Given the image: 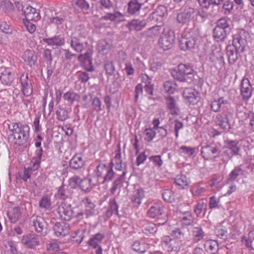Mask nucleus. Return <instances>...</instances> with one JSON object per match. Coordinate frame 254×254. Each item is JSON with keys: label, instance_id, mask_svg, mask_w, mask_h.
Returning <instances> with one entry per match:
<instances>
[{"label": "nucleus", "instance_id": "nucleus-29", "mask_svg": "<svg viewBox=\"0 0 254 254\" xmlns=\"http://www.w3.org/2000/svg\"><path fill=\"white\" fill-rule=\"evenodd\" d=\"M7 216L12 223H16L21 217V212L18 207H15L7 212Z\"/></svg>", "mask_w": 254, "mask_h": 254}, {"label": "nucleus", "instance_id": "nucleus-26", "mask_svg": "<svg viewBox=\"0 0 254 254\" xmlns=\"http://www.w3.org/2000/svg\"><path fill=\"white\" fill-rule=\"evenodd\" d=\"M141 5L139 0H130L127 3V12L130 15L136 14L139 11Z\"/></svg>", "mask_w": 254, "mask_h": 254}, {"label": "nucleus", "instance_id": "nucleus-32", "mask_svg": "<svg viewBox=\"0 0 254 254\" xmlns=\"http://www.w3.org/2000/svg\"><path fill=\"white\" fill-rule=\"evenodd\" d=\"M146 25L145 20L133 19L128 22L127 27L130 30L140 31Z\"/></svg>", "mask_w": 254, "mask_h": 254}, {"label": "nucleus", "instance_id": "nucleus-14", "mask_svg": "<svg viewBox=\"0 0 254 254\" xmlns=\"http://www.w3.org/2000/svg\"><path fill=\"white\" fill-rule=\"evenodd\" d=\"M164 207L160 203H155L150 207L147 211V215L151 218H158L160 215L164 214Z\"/></svg>", "mask_w": 254, "mask_h": 254}, {"label": "nucleus", "instance_id": "nucleus-15", "mask_svg": "<svg viewBox=\"0 0 254 254\" xmlns=\"http://www.w3.org/2000/svg\"><path fill=\"white\" fill-rule=\"evenodd\" d=\"M241 92L243 98L248 100L252 95V87L250 80L247 78L243 79L241 82Z\"/></svg>", "mask_w": 254, "mask_h": 254}, {"label": "nucleus", "instance_id": "nucleus-62", "mask_svg": "<svg viewBox=\"0 0 254 254\" xmlns=\"http://www.w3.org/2000/svg\"><path fill=\"white\" fill-rule=\"evenodd\" d=\"M153 12L157 14L160 16L163 17V19H164V17L167 14L166 7L164 5H159Z\"/></svg>", "mask_w": 254, "mask_h": 254}, {"label": "nucleus", "instance_id": "nucleus-35", "mask_svg": "<svg viewBox=\"0 0 254 254\" xmlns=\"http://www.w3.org/2000/svg\"><path fill=\"white\" fill-rule=\"evenodd\" d=\"M144 197V191L142 190H137L136 193L132 195L131 201L134 206L138 207L141 203L142 199Z\"/></svg>", "mask_w": 254, "mask_h": 254}, {"label": "nucleus", "instance_id": "nucleus-21", "mask_svg": "<svg viewBox=\"0 0 254 254\" xmlns=\"http://www.w3.org/2000/svg\"><path fill=\"white\" fill-rule=\"evenodd\" d=\"M195 40L192 37H182L180 40L179 46L181 50H189L194 48Z\"/></svg>", "mask_w": 254, "mask_h": 254}, {"label": "nucleus", "instance_id": "nucleus-56", "mask_svg": "<svg viewBox=\"0 0 254 254\" xmlns=\"http://www.w3.org/2000/svg\"><path fill=\"white\" fill-rule=\"evenodd\" d=\"M79 187L82 190L84 191H89L91 189L90 180L87 179H83Z\"/></svg>", "mask_w": 254, "mask_h": 254}, {"label": "nucleus", "instance_id": "nucleus-19", "mask_svg": "<svg viewBox=\"0 0 254 254\" xmlns=\"http://www.w3.org/2000/svg\"><path fill=\"white\" fill-rule=\"evenodd\" d=\"M226 51L229 63L230 64H234L238 60V55L243 53V52L237 50V49L231 45L227 46Z\"/></svg>", "mask_w": 254, "mask_h": 254}, {"label": "nucleus", "instance_id": "nucleus-28", "mask_svg": "<svg viewBox=\"0 0 254 254\" xmlns=\"http://www.w3.org/2000/svg\"><path fill=\"white\" fill-rule=\"evenodd\" d=\"M174 183L178 186V189H185L188 188L190 180L185 175H180L175 178Z\"/></svg>", "mask_w": 254, "mask_h": 254}, {"label": "nucleus", "instance_id": "nucleus-18", "mask_svg": "<svg viewBox=\"0 0 254 254\" xmlns=\"http://www.w3.org/2000/svg\"><path fill=\"white\" fill-rule=\"evenodd\" d=\"M14 74L8 68H4L1 72L0 80L3 84L10 85L14 80Z\"/></svg>", "mask_w": 254, "mask_h": 254}, {"label": "nucleus", "instance_id": "nucleus-7", "mask_svg": "<svg viewBox=\"0 0 254 254\" xmlns=\"http://www.w3.org/2000/svg\"><path fill=\"white\" fill-rule=\"evenodd\" d=\"M194 9L190 7H187L177 14V21L182 25L189 24L194 17Z\"/></svg>", "mask_w": 254, "mask_h": 254}, {"label": "nucleus", "instance_id": "nucleus-33", "mask_svg": "<svg viewBox=\"0 0 254 254\" xmlns=\"http://www.w3.org/2000/svg\"><path fill=\"white\" fill-rule=\"evenodd\" d=\"M118 208L119 205L116 201V197H115V198L110 200L109 207L106 212V215L108 217H111L113 214L118 215Z\"/></svg>", "mask_w": 254, "mask_h": 254}, {"label": "nucleus", "instance_id": "nucleus-1", "mask_svg": "<svg viewBox=\"0 0 254 254\" xmlns=\"http://www.w3.org/2000/svg\"><path fill=\"white\" fill-rule=\"evenodd\" d=\"M8 128L12 132L15 143L19 145H25L29 136V127L21 123H11Z\"/></svg>", "mask_w": 254, "mask_h": 254}, {"label": "nucleus", "instance_id": "nucleus-25", "mask_svg": "<svg viewBox=\"0 0 254 254\" xmlns=\"http://www.w3.org/2000/svg\"><path fill=\"white\" fill-rule=\"evenodd\" d=\"M246 42V40L242 38L239 34H236L233 36V43L231 45L243 53L245 51Z\"/></svg>", "mask_w": 254, "mask_h": 254}, {"label": "nucleus", "instance_id": "nucleus-13", "mask_svg": "<svg viewBox=\"0 0 254 254\" xmlns=\"http://www.w3.org/2000/svg\"><path fill=\"white\" fill-rule=\"evenodd\" d=\"M100 20H110L117 23L125 21V15L119 11L115 10L113 12H107L105 15L102 16Z\"/></svg>", "mask_w": 254, "mask_h": 254}, {"label": "nucleus", "instance_id": "nucleus-8", "mask_svg": "<svg viewBox=\"0 0 254 254\" xmlns=\"http://www.w3.org/2000/svg\"><path fill=\"white\" fill-rule=\"evenodd\" d=\"M183 95L185 101L190 105L196 104L200 99L199 93L194 89L191 88H186Z\"/></svg>", "mask_w": 254, "mask_h": 254}, {"label": "nucleus", "instance_id": "nucleus-44", "mask_svg": "<svg viewBox=\"0 0 254 254\" xmlns=\"http://www.w3.org/2000/svg\"><path fill=\"white\" fill-rule=\"evenodd\" d=\"M56 114L57 116V119L60 121H64L68 118L67 111L60 106L58 107Z\"/></svg>", "mask_w": 254, "mask_h": 254}, {"label": "nucleus", "instance_id": "nucleus-3", "mask_svg": "<svg viewBox=\"0 0 254 254\" xmlns=\"http://www.w3.org/2000/svg\"><path fill=\"white\" fill-rule=\"evenodd\" d=\"M230 20L225 18H221L219 19L216 26L213 30V37L217 40H224L227 35L231 32Z\"/></svg>", "mask_w": 254, "mask_h": 254}, {"label": "nucleus", "instance_id": "nucleus-46", "mask_svg": "<svg viewBox=\"0 0 254 254\" xmlns=\"http://www.w3.org/2000/svg\"><path fill=\"white\" fill-rule=\"evenodd\" d=\"M206 209V204L203 201H199L194 209V212L197 216H200L202 214L204 215Z\"/></svg>", "mask_w": 254, "mask_h": 254}, {"label": "nucleus", "instance_id": "nucleus-23", "mask_svg": "<svg viewBox=\"0 0 254 254\" xmlns=\"http://www.w3.org/2000/svg\"><path fill=\"white\" fill-rule=\"evenodd\" d=\"M26 20H37L39 19V12L35 8L28 6L23 9Z\"/></svg>", "mask_w": 254, "mask_h": 254}, {"label": "nucleus", "instance_id": "nucleus-10", "mask_svg": "<svg viewBox=\"0 0 254 254\" xmlns=\"http://www.w3.org/2000/svg\"><path fill=\"white\" fill-rule=\"evenodd\" d=\"M57 211L61 219L64 221H69L72 217V211L69 205L63 202L58 204Z\"/></svg>", "mask_w": 254, "mask_h": 254}, {"label": "nucleus", "instance_id": "nucleus-59", "mask_svg": "<svg viewBox=\"0 0 254 254\" xmlns=\"http://www.w3.org/2000/svg\"><path fill=\"white\" fill-rule=\"evenodd\" d=\"M180 149L182 150V153L184 155L188 156H191L195 153V148L186 146H182L181 147Z\"/></svg>", "mask_w": 254, "mask_h": 254}, {"label": "nucleus", "instance_id": "nucleus-61", "mask_svg": "<svg viewBox=\"0 0 254 254\" xmlns=\"http://www.w3.org/2000/svg\"><path fill=\"white\" fill-rule=\"evenodd\" d=\"M104 68L107 74L112 75L114 73L115 68L112 62H106L104 65Z\"/></svg>", "mask_w": 254, "mask_h": 254}, {"label": "nucleus", "instance_id": "nucleus-2", "mask_svg": "<svg viewBox=\"0 0 254 254\" xmlns=\"http://www.w3.org/2000/svg\"><path fill=\"white\" fill-rule=\"evenodd\" d=\"M113 163L111 162L109 165L104 164L98 165L95 170L96 181L99 184H103L106 181H111L115 175L113 170Z\"/></svg>", "mask_w": 254, "mask_h": 254}, {"label": "nucleus", "instance_id": "nucleus-4", "mask_svg": "<svg viewBox=\"0 0 254 254\" xmlns=\"http://www.w3.org/2000/svg\"><path fill=\"white\" fill-rule=\"evenodd\" d=\"M175 39L174 31L169 29H163L158 40V44L160 47L164 50H168L173 47Z\"/></svg>", "mask_w": 254, "mask_h": 254}, {"label": "nucleus", "instance_id": "nucleus-12", "mask_svg": "<svg viewBox=\"0 0 254 254\" xmlns=\"http://www.w3.org/2000/svg\"><path fill=\"white\" fill-rule=\"evenodd\" d=\"M71 48L75 51L80 53L85 50L87 47V43L83 42L78 37L71 35L67 41Z\"/></svg>", "mask_w": 254, "mask_h": 254}, {"label": "nucleus", "instance_id": "nucleus-34", "mask_svg": "<svg viewBox=\"0 0 254 254\" xmlns=\"http://www.w3.org/2000/svg\"><path fill=\"white\" fill-rule=\"evenodd\" d=\"M104 236L103 234L98 233L92 236L88 241V244L94 249H98L100 244L102 242Z\"/></svg>", "mask_w": 254, "mask_h": 254}, {"label": "nucleus", "instance_id": "nucleus-40", "mask_svg": "<svg viewBox=\"0 0 254 254\" xmlns=\"http://www.w3.org/2000/svg\"><path fill=\"white\" fill-rule=\"evenodd\" d=\"M111 45L105 40H100L98 44V50L99 53L104 55L109 52L111 50Z\"/></svg>", "mask_w": 254, "mask_h": 254}, {"label": "nucleus", "instance_id": "nucleus-63", "mask_svg": "<svg viewBox=\"0 0 254 254\" xmlns=\"http://www.w3.org/2000/svg\"><path fill=\"white\" fill-rule=\"evenodd\" d=\"M0 30L6 34H11L12 33V29L5 22H2L0 25Z\"/></svg>", "mask_w": 254, "mask_h": 254}, {"label": "nucleus", "instance_id": "nucleus-39", "mask_svg": "<svg viewBox=\"0 0 254 254\" xmlns=\"http://www.w3.org/2000/svg\"><path fill=\"white\" fill-rule=\"evenodd\" d=\"M149 245L147 243L136 241L132 245L133 251L139 253H144L149 248Z\"/></svg>", "mask_w": 254, "mask_h": 254}, {"label": "nucleus", "instance_id": "nucleus-38", "mask_svg": "<svg viewBox=\"0 0 254 254\" xmlns=\"http://www.w3.org/2000/svg\"><path fill=\"white\" fill-rule=\"evenodd\" d=\"M163 29L161 26L156 25L144 32L143 35L146 37L153 38L158 35Z\"/></svg>", "mask_w": 254, "mask_h": 254}, {"label": "nucleus", "instance_id": "nucleus-60", "mask_svg": "<svg viewBox=\"0 0 254 254\" xmlns=\"http://www.w3.org/2000/svg\"><path fill=\"white\" fill-rule=\"evenodd\" d=\"M3 9L6 13L10 12L13 10L14 5L9 0H4L3 1Z\"/></svg>", "mask_w": 254, "mask_h": 254}, {"label": "nucleus", "instance_id": "nucleus-22", "mask_svg": "<svg viewBox=\"0 0 254 254\" xmlns=\"http://www.w3.org/2000/svg\"><path fill=\"white\" fill-rule=\"evenodd\" d=\"M85 161L81 155H75L70 160L69 166L71 169L78 170L85 165Z\"/></svg>", "mask_w": 254, "mask_h": 254}, {"label": "nucleus", "instance_id": "nucleus-16", "mask_svg": "<svg viewBox=\"0 0 254 254\" xmlns=\"http://www.w3.org/2000/svg\"><path fill=\"white\" fill-rule=\"evenodd\" d=\"M22 244L26 247L32 249L39 245V238L35 235L24 236L21 240Z\"/></svg>", "mask_w": 254, "mask_h": 254}, {"label": "nucleus", "instance_id": "nucleus-24", "mask_svg": "<svg viewBox=\"0 0 254 254\" xmlns=\"http://www.w3.org/2000/svg\"><path fill=\"white\" fill-rule=\"evenodd\" d=\"M85 208V214L87 217L93 215L95 213V204L88 197L83 198L81 201Z\"/></svg>", "mask_w": 254, "mask_h": 254}, {"label": "nucleus", "instance_id": "nucleus-58", "mask_svg": "<svg viewBox=\"0 0 254 254\" xmlns=\"http://www.w3.org/2000/svg\"><path fill=\"white\" fill-rule=\"evenodd\" d=\"M240 150V148L236 147H233L232 149H227L224 151V153L225 155L229 156V158H231L233 156L238 155Z\"/></svg>", "mask_w": 254, "mask_h": 254}, {"label": "nucleus", "instance_id": "nucleus-9", "mask_svg": "<svg viewBox=\"0 0 254 254\" xmlns=\"http://www.w3.org/2000/svg\"><path fill=\"white\" fill-rule=\"evenodd\" d=\"M209 62L213 64L222 65L224 63V58L219 48L216 45H212L211 47L209 57Z\"/></svg>", "mask_w": 254, "mask_h": 254}, {"label": "nucleus", "instance_id": "nucleus-17", "mask_svg": "<svg viewBox=\"0 0 254 254\" xmlns=\"http://www.w3.org/2000/svg\"><path fill=\"white\" fill-rule=\"evenodd\" d=\"M55 235L58 236H64L69 231V226L64 222H57L53 226Z\"/></svg>", "mask_w": 254, "mask_h": 254}, {"label": "nucleus", "instance_id": "nucleus-57", "mask_svg": "<svg viewBox=\"0 0 254 254\" xmlns=\"http://www.w3.org/2000/svg\"><path fill=\"white\" fill-rule=\"evenodd\" d=\"M182 245V244L180 240L178 239H173V241H172L169 247L171 248V251L178 252L180 251Z\"/></svg>", "mask_w": 254, "mask_h": 254}, {"label": "nucleus", "instance_id": "nucleus-42", "mask_svg": "<svg viewBox=\"0 0 254 254\" xmlns=\"http://www.w3.org/2000/svg\"><path fill=\"white\" fill-rule=\"evenodd\" d=\"M243 172L241 168L239 167H236L229 174L227 180V183L229 184L234 182L239 175L243 174Z\"/></svg>", "mask_w": 254, "mask_h": 254}, {"label": "nucleus", "instance_id": "nucleus-31", "mask_svg": "<svg viewBox=\"0 0 254 254\" xmlns=\"http://www.w3.org/2000/svg\"><path fill=\"white\" fill-rule=\"evenodd\" d=\"M23 59L30 66L33 65L37 61V57L35 55L34 51L29 49L24 52Z\"/></svg>", "mask_w": 254, "mask_h": 254}, {"label": "nucleus", "instance_id": "nucleus-45", "mask_svg": "<svg viewBox=\"0 0 254 254\" xmlns=\"http://www.w3.org/2000/svg\"><path fill=\"white\" fill-rule=\"evenodd\" d=\"M39 205L40 208L48 210L51 208V202L49 196L48 195L44 196L40 200Z\"/></svg>", "mask_w": 254, "mask_h": 254}, {"label": "nucleus", "instance_id": "nucleus-6", "mask_svg": "<svg viewBox=\"0 0 254 254\" xmlns=\"http://www.w3.org/2000/svg\"><path fill=\"white\" fill-rule=\"evenodd\" d=\"M30 225L34 227L35 231L40 233L42 236L47 234L48 224L43 217L38 215H32L30 218Z\"/></svg>", "mask_w": 254, "mask_h": 254}, {"label": "nucleus", "instance_id": "nucleus-53", "mask_svg": "<svg viewBox=\"0 0 254 254\" xmlns=\"http://www.w3.org/2000/svg\"><path fill=\"white\" fill-rule=\"evenodd\" d=\"M93 70V69L92 68H90L87 71L78 72V77L79 80H80L82 82H86L90 78V75L88 72L91 71Z\"/></svg>", "mask_w": 254, "mask_h": 254}, {"label": "nucleus", "instance_id": "nucleus-41", "mask_svg": "<svg viewBox=\"0 0 254 254\" xmlns=\"http://www.w3.org/2000/svg\"><path fill=\"white\" fill-rule=\"evenodd\" d=\"M43 154L42 148L37 149L36 151V156L33 157L31 163L33 164V170H37L41 163V157Z\"/></svg>", "mask_w": 254, "mask_h": 254}, {"label": "nucleus", "instance_id": "nucleus-51", "mask_svg": "<svg viewBox=\"0 0 254 254\" xmlns=\"http://www.w3.org/2000/svg\"><path fill=\"white\" fill-rule=\"evenodd\" d=\"M144 139L148 142L151 141L155 136L156 132L152 128H146L144 131Z\"/></svg>", "mask_w": 254, "mask_h": 254}, {"label": "nucleus", "instance_id": "nucleus-64", "mask_svg": "<svg viewBox=\"0 0 254 254\" xmlns=\"http://www.w3.org/2000/svg\"><path fill=\"white\" fill-rule=\"evenodd\" d=\"M149 159L153 162L154 165L155 166L160 167L163 164V161L160 155L151 156Z\"/></svg>", "mask_w": 254, "mask_h": 254}, {"label": "nucleus", "instance_id": "nucleus-52", "mask_svg": "<svg viewBox=\"0 0 254 254\" xmlns=\"http://www.w3.org/2000/svg\"><path fill=\"white\" fill-rule=\"evenodd\" d=\"M192 235L195 241H198L204 236V233L200 227H195L192 230Z\"/></svg>", "mask_w": 254, "mask_h": 254}, {"label": "nucleus", "instance_id": "nucleus-50", "mask_svg": "<svg viewBox=\"0 0 254 254\" xmlns=\"http://www.w3.org/2000/svg\"><path fill=\"white\" fill-rule=\"evenodd\" d=\"M126 175V172H124L119 177H118L117 179H116L113 184V186L110 189L111 193L113 194L115 193V192L116 191V190L118 188V187L123 182L124 179V176Z\"/></svg>", "mask_w": 254, "mask_h": 254}, {"label": "nucleus", "instance_id": "nucleus-30", "mask_svg": "<svg viewBox=\"0 0 254 254\" xmlns=\"http://www.w3.org/2000/svg\"><path fill=\"white\" fill-rule=\"evenodd\" d=\"M166 104L170 113L173 115H178L180 112L179 108L176 105V100L173 97L170 96L166 98Z\"/></svg>", "mask_w": 254, "mask_h": 254}, {"label": "nucleus", "instance_id": "nucleus-49", "mask_svg": "<svg viewBox=\"0 0 254 254\" xmlns=\"http://www.w3.org/2000/svg\"><path fill=\"white\" fill-rule=\"evenodd\" d=\"M226 101H225L223 98H219L218 100L213 101L210 106L211 108L214 112H218L219 111L223 104H226Z\"/></svg>", "mask_w": 254, "mask_h": 254}, {"label": "nucleus", "instance_id": "nucleus-27", "mask_svg": "<svg viewBox=\"0 0 254 254\" xmlns=\"http://www.w3.org/2000/svg\"><path fill=\"white\" fill-rule=\"evenodd\" d=\"M43 41L50 46H62L65 43L64 38L61 35L43 39Z\"/></svg>", "mask_w": 254, "mask_h": 254}, {"label": "nucleus", "instance_id": "nucleus-11", "mask_svg": "<svg viewBox=\"0 0 254 254\" xmlns=\"http://www.w3.org/2000/svg\"><path fill=\"white\" fill-rule=\"evenodd\" d=\"M20 81L23 94L26 97L30 96L33 93V87L28 74L22 73L20 77Z\"/></svg>", "mask_w": 254, "mask_h": 254}, {"label": "nucleus", "instance_id": "nucleus-5", "mask_svg": "<svg viewBox=\"0 0 254 254\" xmlns=\"http://www.w3.org/2000/svg\"><path fill=\"white\" fill-rule=\"evenodd\" d=\"M193 72V69L190 65L182 64L178 66L176 70L172 71V74L175 79L184 82L187 81L186 76L192 75Z\"/></svg>", "mask_w": 254, "mask_h": 254}, {"label": "nucleus", "instance_id": "nucleus-43", "mask_svg": "<svg viewBox=\"0 0 254 254\" xmlns=\"http://www.w3.org/2000/svg\"><path fill=\"white\" fill-rule=\"evenodd\" d=\"M58 195L62 199L64 200L70 196V189H69L67 186H62L58 190Z\"/></svg>", "mask_w": 254, "mask_h": 254}, {"label": "nucleus", "instance_id": "nucleus-54", "mask_svg": "<svg viewBox=\"0 0 254 254\" xmlns=\"http://www.w3.org/2000/svg\"><path fill=\"white\" fill-rule=\"evenodd\" d=\"M207 246L210 251L211 254H215L218 249V245L216 241L209 240H207Z\"/></svg>", "mask_w": 254, "mask_h": 254}, {"label": "nucleus", "instance_id": "nucleus-55", "mask_svg": "<svg viewBox=\"0 0 254 254\" xmlns=\"http://www.w3.org/2000/svg\"><path fill=\"white\" fill-rule=\"evenodd\" d=\"M233 119V114L230 111H227L220 117L218 118V120L223 121H225L226 122L231 123Z\"/></svg>", "mask_w": 254, "mask_h": 254}, {"label": "nucleus", "instance_id": "nucleus-36", "mask_svg": "<svg viewBox=\"0 0 254 254\" xmlns=\"http://www.w3.org/2000/svg\"><path fill=\"white\" fill-rule=\"evenodd\" d=\"M63 98L66 101L67 104L71 105L74 102L78 101L80 99V96L73 91H67L64 94Z\"/></svg>", "mask_w": 254, "mask_h": 254}, {"label": "nucleus", "instance_id": "nucleus-47", "mask_svg": "<svg viewBox=\"0 0 254 254\" xmlns=\"http://www.w3.org/2000/svg\"><path fill=\"white\" fill-rule=\"evenodd\" d=\"M176 87L177 85L174 81H166L164 83V88L165 92L170 94L174 93Z\"/></svg>", "mask_w": 254, "mask_h": 254}, {"label": "nucleus", "instance_id": "nucleus-20", "mask_svg": "<svg viewBox=\"0 0 254 254\" xmlns=\"http://www.w3.org/2000/svg\"><path fill=\"white\" fill-rule=\"evenodd\" d=\"M200 7L197 10L196 20L199 22H203L206 18V0H198Z\"/></svg>", "mask_w": 254, "mask_h": 254}, {"label": "nucleus", "instance_id": "nucleus-37", "mask_svg": "<svg viewBox=\"0 0 254 254\" xmlns=\"http://www.w3.org/2000/svg\"><path fill=\"white\" fill-rule=\"evenodd\" d=\"M142 232L145 234H153L157 231L156 224L146 221H142Z\"/></svg>", "mask_w": 254, "mask_h": 254}, {"label": "nucleus", "instance_id": "nucleus-48", "mask_svg": "<svg viewBox=\"0 0 254 254\" xmlns=\"http://www.w3.org/2000/svg\"><path fill=\"white\" fill-rule=\"evenodd\" d=\"M174 196V192L170 190H165L162 193V197L164 200L167 202H174L175 201Z\"/></svg>", "mask_w": 254, "mask_h": 254}]
</instances>
